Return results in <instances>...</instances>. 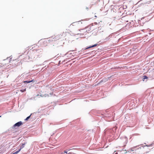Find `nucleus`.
Wrapping results in <instances>:
<instances>
[{"mask_svg": "<svg viewBox=\"0 0 154 154\" xmlns=\"http://www.w3.org/2000/svg\"><path fill=\"white\" fill-rule=\"evenodd\" d=\"M151 2V1L150 0H149L148 1H147L146 2V3L148 4H149Z\"/></svg>", "mask_w": 154, "mask_h": 154, "instance_id": "nucleus-10", "label": "nucleus"}, {"mask_svg": "<svg viewBox=\"0 0 154 154\" xmlns=\"http://www.w3.org/2000/svg\"><path fill=\"white\" fill-rule=\"evenodd\" d=\"M23 124V123L22 122L20 121L16 123L14 125V127H19Z\"/></svg>", "mask_w": 154, "mask_h": 154, "instance_id": "nucleus-2", "label": "nucleus"}, {"mask_svg": "<svg viewBox=\"0 0 154 154\" xmlns=\"http://www.w3.org/2000/svg\"><path fill=\"white\" fill-rule=\"evenodd\" d=\"M64 153H67V152L65 151H64Z\"/></svg>", "mask_w": 154, "mask_h": 154, "instance_id": "nucleus-12", "label": "nucleus"}, {"mask_svg": "<svg viewBox=\"0 0 154 154\" xmlns=\"http://www.w3.org/2000/svg\"><path fill=\"white\" fill-rule=\"evenodd\" d=\"M20 150H21L20 149L18 150L17 151L15 152L14 153L12 154H17L20 151Z\"/></svg>", "mask_w": 154, "mask_h": 154, "instance_id": "nucleus-5", "label": "nucleus"}, {"mask_svg": "<svg viewBox=\"0 0 154 154\" xmlns=\"http://www.w3.org/2000/svg\"><path fill=\"white\" fill-rule=\"evenodd\" d=\"M30 116H31V115H30L29 116L27 117L25 119V120L26 121V120H28V119H29L30 118Z\"/></svg>", "mask_w": 154, "mask_h": 154, "instance_id": "nucleus-8", "label": "nucleus"}, {"mask_svg": "<svg viewBox=\"0 0 154 154\" xmlns=\"http://www.w3.org/2000/svg\"><path fill=\"white\" fill-rule=\"evenodd\" d=\"M117 154V153H116L115 154Z\"/></svg>", "mask_w": 154, "mask_h": 154, "instance_id": "nucleus-15", "label": "nucleus"}, {"mask_svg": "<svg viewBox=\"0 0 154 154\" xmlns=\"http://www.w3.org/2000/svg\"><path fill=\"white\" fill-rule=\"evenodd\" d=\"M24 144H23L22 146L20 147V150L24 147Z\"/></svg>", "mask_w": 154, "mask_h": 154, "instance_id": "nucleus-7", "label": "nucleus"}, {"mask_svg": "<svg viewBox=\"0 0 154 154\" xmlns=\"http://www.w3.org/2000/svg\"><path fill=\"white\" fill-rule=\"evenodd\" d=\"M101 82H99V83H98V85L100 84Z\"/></svg>", "mask_w": 154, "mask_h": 154, "instance_id": "nucleus-13", "label": "nucleus"}, {"mask_svg": "<svg viewBox=\"0 0 154 154\" xmlns=\"http://www.w3.org/2000/svg\"><path fill=\"white\" fill-rule=\"evenodd\" d=\"M33 80H31V81H24V83H30L31 82H33Z\"/></svg>", "mask_w": 154, "mask_h": 154, "instance_id": "nucleus-4", "label": "nucleus"}, {"mask_svg": "<svg viewBox=\"0 0 154 154\" xmlns=\"http://www.w3.org/2000/svg\"><path fill=\"white\" fill-rule=\"evenodd\" d=\"M50 142L52 143V144H55L57 143V141L56 138H52V137H51L49 139Z\"/></svg>", "mask_w": 154, "mask_h": 154, "instance_id": "nucleus-1", "label": "nucleus"}, {"mask_svg": "<svg viewBox=\"0 0 154 154\" xmlns=\"http://www.w3.org/2000/svg\"><path fill=\"white\" fill-rule=\"evenodd\" d=\"M97 45V44H94V45H92V46H90V47H88V48H87L86 49L90 48H92V47H95V46H96Z\"/></svg>", "mask_w": 154, "mask_h": 154, "instance_id": "nucleus-3", "label": "nucleus"}, {"mask_svg": "<svg viewBox=\"0 0 154 154\" xmlns=\"http://www.w3.org/2000/svg\"><path fill=\"white\" fill-rule=\"evenodd\" d=\"M26 91V89H25L23 90H21L20 91L21 92H23L24 91Z\"/></svg>", "mask_w": 154, "mask_h": 154, "instance_id": "nucleus-9", "label": "nucleus"}, {"mask_svg": "<svg viewBox=\"0 0 154 154\" xmlns=\"http://www.w3.org/2000/svg\"><path fill=\"white\" fill-rule=\"evenodd\" d=\"M51 148H53V147H50Z\"/></svg>", "mask_w": 154, "mask_h": 154, "instance_id": "nucleus-14", "label": "nucleus"}, {"mask_svg": "<svg viewBox=\"0 0 154 154\" xmlns=\"http://www.w3.org/2000/svg\"><path fill=\"white\" fill-rule=\"evenodd\" d=\"M148 78V77L146 75H144L143 76V81H144V80L145 79H147Z\"/></svg>", "mask_w": 154, "mask_h": 154, "instance_id": "nucleus-6", "label": "nucleus"}, {"mask_svg": "<svg viewBox=\"0 0 154 154\" xmlns=\"http://www.w3.org/2000/svg\"><path fill=\"white\" fill-rule=\"evenodd\" d=\"M1 117V116H0V117Z\"/></svg>", "mask_w": 154, "mask_h": 154, "instance_id": "nucleus-16", "label": "nucleus"}, {"mask_svg": "<svg viewBox=\"0 0 154 154\" xmlns=\"http://www.w3.org/2000/svg\"><path fill=\"white\" fill-rule=\"evenodd\" d=\"M122 151H125V152H124V153H127V151H126L125 150H124L123 149H122Z\"/></svg>", "mask_w": 154, "mask_h": 154, "instance_id": "nucleus-11", "label": "nucleus"}]
</instances>
